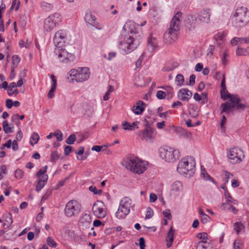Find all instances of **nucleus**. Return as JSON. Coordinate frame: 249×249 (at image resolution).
Here are the masks:
<instances>
[{"instance_id": "nucleus-1", "label": "nucleus", "mask_w": 249, "mask_h": 249, "mask_svg": "<svg viewBox=\"0 0 249 249\" xmlns=\"http://www.w3.org/2000/svg\"><path fill=\"white\" fill-rule=\"evenodd\" d=\"M123 166L134 174H142L147 168V164L137 158H126L121 162Z\"/></svg>"}, {"instance_id": "nucleus-2", "label": "nucleus", "mask_w": 249, "mask_h": 249, "mask_svg": "<svg viewBox=\"0 0 249 249\" xmlns=\"http://www.w3.org/2000/svg\"><path fill=\"white\" fill-rule=\"evenodd\" d=\"M195 167V159L192 157L188 156L182 158L179 161L177 166V171L180 175L190 178L194 175Z\"/></svg>"}, {"instance_id": "nucleus-3", "label": "nucleus", "mask_w": 249, "mask_h": 249, "mask_svg": "<svg viewBox=\"0 0 249 249\" xmlns=\"http://www.w3.org/2000/svg\"><path fill=\"white\" fill-rule=\"evenodd\" d=\"M141 43V37L136 34L125 35L123 40L119 42V48L124 53H128L133 51Z\"/></svg>"}, {"instance_id": "nucleus-4", "label": "nucleus", "mask_w": 249, "mask_h": 249, "mask_svg": "<svg viewBox=\"0 0 249 249\" xmlns=\"http://www.w3.org/2000/svg\"><path fill=\"white\" fill-rule=\"evenodd\" d=\"M233 18L236 27H245L249 23V11L246 7H240L236 10Z\"/></svg>"}, {"instance_id": "nucleus-5", "label": "nucleus", "mask_w": 249, "mask_h": 249, "mask_svg": "<svg viewBox=\"0 0 249 249\" xmlns=\"http://www.w3.org/2000/svg\"><path fill=\"white\" fill-rule=\"evenodd\" d=\"M159 154L160 158L167 162H174L180 157V152L178 149L168 146L160 147Z\"/></svg>"}, {"instance_id": "nucleus-6", "label": "nucleus", "mask_w": 249, "mask_h": 249, "mask_svg": "<svg viewBox=\"0 0 249 249\" xmlns=\"http://www.w3.org/2000/svg\"><path fill=\"white\" fill-rule=\"evenodd\" d=\"M90 70L88 68H79L77 70L72 69L69 73L72 81L82 82L87 80L90 76Z\"/></svg>"}, {"instance_id": "nucleus-7", "label": "nucleus", "mask_w": 249, "mask_h": 249, "mask_svg": "<svg viewBox=\"0 0 249 249\" xmlns=\"http://www.w3.org/2000/svg\"><path fill=\"white\" fill-rule=\"evenodd\" d=\"M81 205L78 201L71 200L66 204L64 212L67 216L72 217L81 211Z\"/></svg>"}, {"instance_id": "nucleus-8", "label": "nucleus", "mask_w": 249, "mask_h": 249, "mask_svg": "<svg viewBox=\"0 0 249 249\" xmlns=\"http://www.w3.org/2000/svg\"><path fill=\"white\" fill-rule=\"evenodd\" d=\"M55 46L56 48L54 49V53L57 59L60 62H68L70 59L72 57V54L68 53L66 49L63 47V45Z\"/></svg>"}, {"instance_id": "nucleus-9", "label": "nucleus", "mask_w": 249, "mask_h": 249, "mask_svg": "<svg viewBox=\"0 0 249 249\" xmlns=\"http://www.w3.org/2000/svg\"><path fill=\"white\" fill-rule=\"evenodd\" d=\"M60 21V15L54 13L45 18L44 23V30L46 32L52 30Z\"/></svg>"}, {"instance_id": "nucleus-10", "label": "nucleus", "mask_w": 249, "mask_h": 249, "mask_svg": "<svg viewBox=\"0 0 249 249\" xmlns=\"http://www.w3.org/2000/svg\"><path fill=\"white\" fill-rule=\"evenodd\" d=\"M227 156L232 164L240 162L245 157L243 151L238 148L230 149L227 153Z\"/></svg>"}, {"instance_id": "nucleus-11", "label": "nucleus", "mask_w": 249, "mask_h": 249, "mask_svg": "<svg viewBox=\"0 0 249 249\" xmlns=\"http://www.w3.org/2000/svg\"><path fill=\"white\" fill-rule=\"evenodd\" d=\"M68 32L64 30H60L56 32L53 37V42L55 46L63 45L70 39Z\"/></svg>"}, {"instance_id": "nucleus-12", "label": "nucleus", "mask_w": 249, "mask_h": 249, "mask_svg": "<svg viewBox=\"0 0 249 249\" xmlns=\"http://www.w3.org/2000/svg\"><path fill=\"white\" fill-rule=\"evenodd\" d=\"M93 214L98 218H104L106 216L105 205L101 201H96L92 208Z\"/></svg>"}, {"instance_id": "nucleus-13", "label": "nucleus", "mask_w": 249, "mask_h": 249, "mask_svg": "<svg viewBox=\"0 0 249 249\" xmlns=\"http://www.w3.org/2000/svg\"><path fill=\"white\" fill-rule=\"evenodd\" d=\"M179 32L177 30L169 28L164 34L163 38L167 43H172L176 41L178 37Z\"/></svg>"}, {"instance_id": "nucleus-14", "label": "nucleus", "mask_w": 249, "mask_h": 249, "mask_svg": "<svg viewBox=\"0 0 249 249\" xmlns=\"http://www.w3.org/2000/svg\"><path fill=\"white\" fill-rule=\"evenodd\" d=\"M211 10L209 8H205L200 11L198 14V20L201 22L209 23L211 20Z\"/></svg>"}, {"instance_id": "nucleus-15", "label": "nucleus", "mask_w": 249, "mask_h": 249, "mask_svg": "<svg viewBox=\"0 0 249 249\" xmlns=\"http://www.w3.org/2000/svg\"><path fill=\"white\" fill-rule=\"evenodd\" d=\"M139 136H142V138L146 141L151 142L154 138L155 132L153 129L148 127L144 130L138 132Z\"/></svg>"}, {"instance_id": "nucleus-16", "label": "nucleus", "mask_w": 249, "mask_h": 249, "mask_svg": "<svg viewBox=\"0 0 249 249\" xmlns=\"http://www.w3.org/2000/svg\"><path fill=\"white\" fill-rule=\"evenodd\" d=\"M237 103V99L236 98L231 97L229 101L226 102L221 105L222 110L221 113L224 112L229 113L232 108L235 107V104Z\"/></svg>"}, {"instance_id": "nucleus-17", "label": "nucleus", "mask_w": 249, "mask_h": 249, "mask_svg": "<svg viewBox=\"0 0 249 249\" xmlns=\"http://www.w3.org/2000/svg\"><path fill=\"white\" fill-rule=\"evenodd\" d=\"M84 18L86 22L89 24L95 27L99 30L102 29V26L96 22L95 17L91 14V12L86 13Z\"/></svg>"}, {"instance_id": "nucleus-18", "label": "nucleus", "mask_w": 249, "mask_h": 249, "mask_svg": "<svg viewBox=\"0 0 249 249\" xmlns=\"http://www.w3.org/2000/svg\"><path fill=\"white\" fill-rule=\"evenodd\" d=\"M181 16V13L177 12L173 18L169 28H171L173 30L179 31L180 26V18Z\"/></svg>"}, {"instance_id": "nucleus-19", "label": "nucleus", "mask_w": 249, "mask_h": 249, "mask_svg": "<svg viewBox=\"0 0 249 249\" xmlns=\"http://www.w3.org/2000/svg\"><path fill=\"white\" fill-rule=\"evenodd\" d=\"M192 96V92L187 89H180L178 93V98L183 101H188Z\"/></svg>"}, {"instance_id": "nucleus-20", "label": "nucleus", "mask_w": 249, "mask_h": 249, "mask_svg": "<svg viewBox=\"0 0 249 249\" xmlns=\"http://www.w3.org/2000/svg\"><path fill=\"white\" fill-rule=\"evenodd\" d=\"M119 206L129 213L130 208L132 206L131 199L128 197H123L120 201Z\"/></svg>"}, {"instance_id": "nucleus-21", "label": "nucleus", "mask_w": 249, "mask_h": 249, "mask_svg": "<svg viewBox=\"0 0 249 249\" xmlns=\"http://www.w3.org/2000/svg\"><path fill=\"white\" fill-rule=\"evenodd\" d=\"M175 231L173 229V226H171L168 232L166 238V246L168 248L171 247L172 243L174 239V233Z\"/></svg>"}, {"instance_id": "nucleus-22", "label": "nucleus", "mask_w": 249, "mask_h": 249, "mask_svg": "<svg viewBox=\"0 0 249 249\" xmlns=\"http://www.w3.org/2000/svg\"><path fill=\"white\" fill-rule=\"evenodd\" d=\"M144 103L143 101H139L136 105H134L132 109V111L137 115L141 114L144 110L143 106Z\"/></svg>"}, {"instance_id": "nucleus-23", "label": "nucleus", "mask_w": 249, "mask_h": 249, "mask_svg": "<svg viewBox=\"0 0 249 249\" xmlns=\"http://www.w3.org/2000/svg\"><path fill=\"white\" fill-rule=\"evenodd\" d=\"M82 113L85 116L89 117L93 113V108L89 104H84L82 105Z\"/></svg>"}, {"instance_id": "nucleus-24", "label": "nucleus", "mask_w": 249, "mask_h": 249, "mask_svg": "<svg viewBox=\"0 0 249 249\" xmlns=\"http://www.w3.org/2000/svg\"><path fill=\"white\" fill-rule=\"evenodd\" d=\"M148 49L150 52L153 51L158 47L157 39L150 36L147 40Z\"/></svg>"}, {"instance_id": "nucleus-25", "label": "nucleus", "mask_w": 249, "mask_h": 249, "mask_svg": "<svg viewBox=\"0 0 249 249\" xmlns=\"http://www.w3.org/2000/svg\"><path fill=\"white\" fill-rule=\"evenodd\" d=\"M182 189V183L178 181L174 182L171 186V191L172 193L178 194Z\"/></svg>"}, {"instance_id": "nucleus-26", "label": "nucleus", "mask_w": 249, "mask_h": 249, "mask_svg": "<svg viewBox=\"0 0 249 249\" xmlns=\"http://www.w3.org/2000/svg\"><path fill=\"white\" fill-rule=\"evenodd\" d=\"M226 35L224 32H219L214 36V39L218 45L220 46L224 43Z\"/></svg>"}, {"instance_id": "nucleus-27", "label": "nucleus", "mask_w": 249, "mask_h": 249, "mask_svg": "<svg viewBox=\"0 0 249 249\" xmlns=\"http://www.w3.org/2000/svg\"><path fill=\"white\" fill-rule=\"evenodd\" d=\"M129 214L127 211L119 207L117 211L115 213V216L119 219H124L125 216Z\"/></svg>"}, {"instance_id": "nucleus-28", "label": "nucleus", "mask_w": 249, "mask_h": 249, "mask_svg": "<svg viewBox=\"0 0 249 249\" xmlns=\"http://www.w3.org/2000/svg\"><path fill=\"white\" fill-rule=\"evenodd\" d=\"M13 223L12 215L10 213H8L5 215V219L3 224L4 229L9 228Z\"/></svg>"}, {"instance_id": "nucleus-29", "label": "nucleus", "mask_w": 249, "mask_h": 249, "mask_svg": "<svg viewBox=\"0 0 249 249\" xmlns=\"http://www.w3.org/2000/svg\"><path fill=\"white\" fill-rule=\"evenodd\" d=\"M81 223L83 224H90L91 222V218L90 215L88 213H85L83 214L80 219Z\"/></svg>"}, {"instance_id": "nucleus-30", "label": "nucleus", "mask_w": 249, "mask_h": 249, "mask_svg": "<svg viewBox=\"0 0 249 249\" xmlns=\"http://www.w3.org/2000/svg\"><path fill=\"white\" fill-rule=\"evenodd\" d=\"M175 83L178 87H181L184 85V78L181 74H178L175 78Z\"/></svg>"}, {"instance_id": "nucleus-31", "label": "nucleus", "mask_w": 249, "mask_h": 249, "mask_svg": "<svg viewBox=\"0 0 249 249\" xmlns=\"http://www.w3.org/2000/svg\"><path fill=\"white\" fill-rule=\"evenodd\" d=\"M232 174L229 172L227 171H223L222 174L223 181L227 183L229 182V179L232 177Z\"/></svg>"}, {"instance_id": "nucleus-32", "label": "nucleus", "mask_w": 249, "mask_h": 249, "mask_svg": "<svg viewBox=\"0 0 249 249\" xmlns=\"http://www.w3.org/2000/svg\"><path fill=\"white\" fill-rule=\"evenodd\" d=\"M201 176L204 179L211 180L212 182H214V179L207 174L205 169L203 166H201Z\"/></svg>"}, {"instance_id": "nucleus-33", "label": "nucleus", "mask_w": 249, "mask_h": 249, "mask_svg": "<svg viewBox=\"0 0 249 249\" xmlns=\"http://www.w3.org/2000/svg\"><path fill=\"white\" fill-rule=\"evenodd\" d=\"M39 139V136L37 133L34 132L31 137L30 143L31 145H33L36 144Z\"/></svg>"}, {"instance_id": "nucleus-34", "label": "nucleus", "mask_w": 249, "mask_h": 249, "mask_svg": "<svg viewBox=\"0 0 249 249\" xmlns=\"http://www.w3.org/2000/svg\"><path fill=\"white\" fill-rule=\"evenodd\" d=\"M243 229H244V226L242 223L236 222L234 223V230L236 231L237 234Z\"/></svg>"}, {"instance_id": "nucleus-35", "label": "nucleus", "mask_w": 249, "mask_h": 249, "mask_svg": "<svg viewBox=\"0 0 249 249\" xmlns=\"http://www.w3.org/2000/svg\"><path fill=\"white\" fill-rule=\"evenodd\" d=\"M225 91L223 92V89H221L220 91L221 97L223 99L226 100L228 98H230L231 99L232 97L234 96V95L230 94L226 89H225Z\"/></svg>"}, {"instance_id": "nucleus-36", "label": "nucleus", "mask_w": 249, "mask_h": 249, "mask_svg": "<svg viewBox=\"0 0 249 249\" xmlns=\"http://www.w3.org/2000/svg\"><path fill=\"white\" fill-rule=\"evenodd\" d=\"M47 243L48 246L52 248H55L57 246V243L54 241L53 238L48 237L47 239Z\"/></svg>"}, {"instance_id": "nucleus-37", "label": "nucleus", "mask_w": 249, "mask_h": 249, "mask_svg": "<svg viewBox=\"0 0 249 249\" xmlns=\"http://www.w3.org/2000/svg\"><path fill=\"white\" fill-rule=\"evenodd\" d=\"M236 53L237 55H246L248 53V52L245 49L238 47Z\"/></svg>"}, {"instance_id": "nucleus-38", "label": "nucleus", "mask_w": 249, "mask_h": 249, "mask_svg": "<svg viewBox=\"0 0 249 249\" xmlns=\"http://www.w3.org/2000/svg\"><path fill=\"white\" fill-rule=\"evenodd\" d=\"M122 126L124 130H130L132 131L134 130V128L133 126H132L131 124H130L129 123L127 122H125L123 124H122Z\"/></svg>"}, {"instance_id": "nucleus-39", "label": "nucleus", "mask_w": 249, "mask_h": 249, "mask_svg": "<svg viewBox=\"0 0 249 249\" xmlns=\"http://www.w3.org/2000/svg\"><path fill=\"white\" fill-rule=\"evenodd\" d=\"M76 140V136L74 134H71L66 140V142L68 144H72Z\"/></svg>"}, {"instance_id": "nucleus-40", "label": "nucleus", "mask_w": 249, "mask_h": 249, "mask_svg": "<svg viewBox=\"0 0 249 249\" xmlns=\"http://www.w3.org/2000/svg\"><path fill=\"white\" fill-rule=\"evenodd\" d=\"M15 177L18 179H21L23 177V172L19 169H17L15 172Z\"/></svg>"}, {"instance_id": "nucleus-41", "label": "nucleus", "mask_w": 249, "mask_h": 249, "mask_svg": "<svg viewBox=\"0 0 249 249\" xmlns=\"http://www.w3.org/2000/svg\"><path fill=\"white\" fill-rule=\"evenodd\" d=\"M19 5L20 2L19 1H17V0H13L10 10H12L15 8V10L17 11L19 8Z\"/></svg>"}, {"instance_id": "nucleus-42", "label": "nucleus", "mask_w": 249, "mask_h": 249, "mask_svg": "<svg viewBox=\"0 0 249 249\" xmlns=\"http://www.w3.org/2000/svg\"><path fill=\"white\" fill-rule=\"evenodd\" d=\"M232 98H236L237 99V103L235 104V107H237V108H242L245 107V105L240 103V100L237 95H234V96L232 97Z\"/></svg>"}, {"instance_id": "nucleus-43", "label": "nucleus", "mask_w": 249, "mask_h": 249, "mask_svg": "<svg viewBox=\"0 0 249 249\" xmlns=\"http://www.w3.org/2000/svg\"><path fill=\"white\" fill-rule=\"evenodd\" d=\"M41 7L44 10L48 11L52 9L53 6L51 4L46 2H43L41 3Z\"/></svg>"}, {"instance_id": "nucleus-44", "label": "nucleus", "mask_w": 249, "mask_h": 249, "mask_svg": "<svg viewBox=\"0 0 249 249\" xmlns=\"http://www.w3.org/2000/svg\"><path fill=\"white\" fill-rule=\"evenodd\" d=\"M47 166L46 165L43 169H40L39 171L36 174V177L37 178H40L41 176L45 175V173L47 171Z\"/></svg>"}, {"instance_id": "nucleus-45", "label": "nucleus", "mask_w": 249, "mask_h": 249, "mask_svg": "<svg viewBox=\"0 0 249 249\" xmlns=\"http://www.w3.org/2000/svg\"><path fill=\"white\" fill-rule=\"evenodd\" d=\"M47 166L46 165L43 169H40L39 171L36 174V177L37 178H40L41 176L45 175V173L47 171Z\"/></svg>"}, {"instance_id": "nucleus-46", "label": "nucleus", "mask_w": 249, "mask_h": 249, "mask_svg": "<svg viewBox=\"0 0 249 249\" xmlns=\"http://www.w3.org/2000/svg\"><path fill=\"white\" fill-rule=\"evenodd\" d=\"M89 190L90 192H93L95 195H100L102 193V190H97L96 187L93 186H91L89 187Z\"/></svg>"}, {"instance_id": "nucleus-47", "label": "nucleus", "mask_w": 249, "mask_h": 249, "mask_svg": "<svg viewBox=\"0 0 249 249\" xmlns=\"http://www.w3.org/2000/svg\"><path fill=\"white\" fill-rule=\"evenodd\" d=\"M154 214V212L152 209L150 208H148L146 210L145 218L149 219L151 218Z\"/></svg>"}, {"instance_id": "nucleus-48", "label": "nucleus", "mask_w": 249, "mask_h": 249, "mask_svg": "<svg viewBox=\"0 0 249 249\" xmlns=\"http://www.w3.org/2000/svg\"><path fill=\"white\" fill-rule=\"evenodd\" d=\"M45 182L40 180H38L36 186V191L37 192L40 191L43 188Z\"/></svg>"}, {"instance_id": "nucleus-49", "label": "nucleus", "mask_w": 249, "mask_h": 249, "mask_svg": "<svg viewBox=\"0 0 249 249\" xmlns=\"http://www.w3.org/2000/svg\"><path fill=\"white\" fill-rule=\"evenodd\" d=\"M231 202H227V200L225 201V202H223L221 204V208L223 209H228L229 210H231Z\"/></svg>"}, {"instance_id": "nucleus-50", "label": "nucleus", "mask_w": 249, "mask_h": 249, "mask_svg": "<svg viewBox=\"0 0 249 249\" xmlns=\"http://www.w3.org/2000/svg\"><path fill=\"white\" fill-rule=\"evenodd\" d=\"M157 97L159 99H164L166 97V93L162 90H159L157 92Z\"/></svg>"}, {"instance_id": "nucleus-51", "label": "nucleus", "mask_w": 249, "mask_h": 249, "mask_svg": "<svg viewBox=\"0 0 249 249\" xmlns=\"http://www.w3.org/2000/svg\"><path fill=\"white\" fill-rule=\"evenodd\" d=\"M19 61L20 58L18 55H14L12 56V62L13 65H17L19 63Z\"/></svg>"}, {"instance_id": "nucleus-52", "label": "nucleus", "mask_w": 249, "mask_h": 249, "mask_svg": "<svg viewBox=\"0 0 249 249\" xmlns=\"http://www.w3.org/2000/svg\"><path fill=\"white\" fill-rule=\"evenodd\" d=\"M59 157L57 153V152H53L51 154V160L53 161L54 162L59 159Z\"/></svg>"}, {"instance_id": "nucleus-53", "label": "nucleus", "mask_w": 249, "mask_h": 249, "mask_svg": "<svg viewBox=\"0 0 249 249\" xmlns=\"http://www.w3.org/2000/svg\"><path fill=\"white\" fill-rule=\"evenodd\" d=\"M197 237L200 239L206 240L208 239V234L206 232H201L198 233Z\"/></svg>"}, {"instance_id": "nucleus-54", "label": "nucleus", "mask_w": 249, "mask_h": 249, "mask_svg": "<svg viewBox=\"0 0 249 249\" xmlns=\"http://www.w3.org/2000/svg\"><path fill=\"white\" fill-rule=\"evenodd\" d=\"M210 219V217L206 214H203L201 216V221L202 223H207Z\"/></svg>"}, {"instance_id": "nucleus-55", "label": "nucleus", "mask_w": 249, "mask_h": 249, "mask_svg": "<svg viewBox=\"0 0 249 249\" xmlns=\"http://www.w3.org/2000/svg\"><path fill=\"white\" fill-rule=\"evenodd\" d=\"M163 214L165 217H167L168 219H171L172 215L170 213V211L169 209H166L163 212Z\"/></svg>"}, {"instance_id": "nucleus-56", "label": "nucleus", "mask_w": 249, "mask_h": 249, "mask_svg": "<svg viewBox=\"0 0 249 249\" xmlns=\"http://www.w3.org/2000/svg\"><path fill=\"white\" fill-rule=\"evenodd\" d=\"M139 245L140 249H145V240L143 237H141L139 239Z\"/></svg>"}, {"instance_id": "nucleus-57", "label": "nucleus", "mask_w": 249, "mask_h": 249, "mask_svg": "<svg viewBox=\"0 0 249 249\" xmlns=\"http://www.w3.org/2000/svg\"><path fill=\"white\" fill-rule=\"evenodd\" d=\"M51 78L52 79V83L51 84V87L55 88L56 87L57 80L54 75H52L51 76Z\"/></svg>"}, {"instance_id": "nucleus-58", "label": "nucleus", "mask_w": 249, "mask_h": 249, "mask_svg": "<svg viewBox=\"0 0 249 249\" xmlns=\"http://www.w3.org/2000/svg\"><path fill=\"white\" fill-rule=\"evenodd\" d=\"M72 147L71 146H66L64 149V154L66 156L69 154L72 151Z\"/></svg>"}, {"instance_id": "nucleus-59", "label": "nucleus", "mask_w": 249, "mask_h": 249, "mask_svg": "<svg viewBox=\"0 0 249 249\" xmlns=\"http://www.w3.org/2000/svg\"><path fill=\"white\" fill-rule=\"evenodd\" d=\"M239 43H249V36L246 37H239Z\"/></svg>"}, {"instance_id": "nucleus-60", "label": "nucleus", "mask_w": 249, "mask_h": 249, "mask_svg": "<svg viewBox=\"0 0 249 249\" xmlns=\"http://www.w3.org/2000/svg\"><path fill=\"white\" fill-rule=\"evenodd\" d=\"M242 244L239 241H235L234 243V248L235 249H242Z\"/></svg>"}, {"instance_id": "nucleus-61", "label": "nucleus", "mask_w": 249, "mask_h": 249, "mask_svg": "<svg viewBox=\"0 0 249 249\" xmlns=\"http://www.w3.org/2000/svg\"><path fill=\"white\" fill-rule=\"evenodd\" d=\"M149 199L150 202H154L157 199V196L155 194L151 193L150 195Z\"/></svg>"}, {"instance_id": "nucleus-62", "label": "nucleus", "mask_w": 249, "mask_h": 249, "mask_svg": "<svg viewBox=\"0 0 249 249\" xmlns=\"http://www.w3.org/2000/svg\"><path fill=\"white\" fill-rule=\"evenodd\" d=\"M56 88L51 87V88L48 93V97L49 98H52L53 96V92H54Z\"/></svg>"}, {"instance_id": "nucleus-63", "label": "nucleus", "mask_w": 249, "mask_h": 249, "mask_svg": "<svg viewBox=\"0 0 249 249\" xmlns=\"http://www.w3.org/2000/svg\"><path fill=\"white\" fill-rule=\"evenodd\" d=\"M6 106L8 108H11L13 106V102L11 99L6 100Z\"/></svg>"}, {"instance_id": "nucleus-64", "label": "nucleus", "mask_w": 249, "mask_h": 249, "mask_svg": "<svg viewBox=\"0 0 249 249\" xmlns=\"http://www.w3.org/2000/svg\"><path fill=\"white\" fill-rule=\"evenodd\" d=\"M231 186L233 188H236L239 186V182L237 180L233 179L231 180Z\"/></svg>"}]
</instances>
